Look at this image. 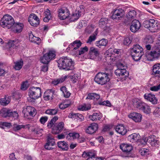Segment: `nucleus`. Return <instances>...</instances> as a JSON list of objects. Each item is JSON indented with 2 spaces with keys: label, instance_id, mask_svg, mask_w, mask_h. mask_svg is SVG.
<instances>
[{
  "label": "nucleus",
  "instance_id": "f257e3e1",
  "mask_svg": "<svg viewBox=\"0 0 160 160\" xmlns=\"http://www.w3.org/2000/svg\"><path fill=\"white\" fill-rule=\"evenodd\" d=\"M58 63L60 69L72 70V73H74V62L71 58L67 57H62L58 60Z\"/></svg>",
  "mask_w": 160,
  "mask_h": 160
},
{
  "label": "nucleus",
  "instance_id": "f03ea898",
  "mask_svg": "<svg viewBox=\"0 0 160 160\" xmlns=\"http://www.w3.org/2000/svg\"><path fill=\"white\" fill-rule=\"evenodd\" d=\"M28 95L30 98L28 99V101L33 104L35 103V100L41 95V88L38 87H31L28 90Z\"/></svg>",
  "mask_w": 160,
  "mask_h": 160
},
{
  "label": "nucleus",
  "instance_id": "7ed1b4c3",
  "mask_svg": "<svg viewBox=\"0 0 160 160\" xmlns=\"http://www.w3.org/2000/svg\"><path fill=\"white\" fill-rule=\"evenodd\" d=\"M143 25L152 32H157L160 30V22L154 19L145 21L143 23Z\"/></svg>",
  "mask_w": 160,
  "mask_h": 160
},
{
  "label": "nucleus",
  "instance_id": "20e7f679",
  "mask_svg": "<svg viewBox=\"0 0 160 160\" xmlns=\"http://www.w3.org/2000/svg\"><path fill=\"white\" fill-rule=\"evenodd\" d=\"M143 54V48L139 44H135L133 46L131 49V54L135 61L139 60Z\"/></svg>",
  "mask_w": 160,
  "mask_h": 160
},
{
  "label": "nucleus",
  "instance_id": "39448f33",
  "mask_svg": "<svg viewBox=\"0 0 160 160\" xmlns=\"http://www.w3.org/2000/svg\"><path fill=\"white\" fill-rule=\"evenodd\" d=\"M14 22L13 18L8 14L5 15L0 20V25L3 28H11Z\"/></svg>",
  "mask_w": 160,
  "mask_h": 160
},
{
  "label": "nucleus",
  "instance_id": "423d86ee",
  "mask_svg": "<svg viewBox=\"0 0 160 160\" xmlns=\"http://www.w3.org/2000/svg\"><path fill=\"white\" fill-rule=\"evenodd\" d=\"M108 73L99 72L96 75L94 80L97 83L103 85L108 82L110 80Z\"/></svg>",
  "mask_w": 160,
  "mask_h": 160
},
{
  "label": "nucleus",
  "instance_id": "0eeeda50",
  "mask_svg": "<svg viewBox=\"0 0 160 160\" xmlns=\"http://www.w3.org/2000/svg\"><path fill=\"white\" fill-rule=\"evenodd\" d=\"M147 57L148 60L154 61L160 58V49L156 47L152 48L151 51L148 53Z\"/></svg>",
  "mask_w": 160,
  "mask_h": 160
},
{
  "label": "nucleus",
  "instance_id": "6e6552de",
  "mask_svg": "<svg viewBox=\"0 0 160 160\" xmlns=\"http://www.w3.org/2000/svg\"><path fill=\"white\" fill-rule=\"evenodd\" d=\"M56 52L54 50H50L43 55V57L40 58L41 62L43 64H48L52 60L55 58Z\"/></svg>",
  "mask_w": 160,
  "mask_h": 160
},
{
  "label": "nucleus",
  "instance_id": "1a4fd4ad",
  "mask_svg": "<svg viewBox=\"0 0 160 160\" xmlns=\"http://www.w3.org/2000/svg\"><path fill=\"white\" fill-rule=\"evenodd\" d=\"M82 43L80 40H76L70 44L66 49L67 51L71 50V53L73 55L78 53V49L82 45Z\"/></svg>",
  "mask_w": 160,
  "mask_h": 160
},
{
  "label": "nucleus",
  "instance_id": "9d476101",
  "mask_svg": "<svg viewBox=\"0 0 160 160\" xmlns=\"http://www.w3.org/2000/svg\"><path fill=\"white\" fill-rule=\"evenodd\" d=\"M22 112L25 118L29 119L30 118L29 116L33 117L35 116L37 113V111L33 107L25 106L23 108Z\"/></svg>",
  "mask_w": 160,
  "mask_h": 160
},
{
  "label": "nucleus",
  "instance_id": "9b49d317",
  "mask_svg": "<svg viewBox=\"0 0 160 160\" xmlns=\"http://www.w3.org/2000/svg\"><path fill=\"white\" fill-rule=\"evenodd\" d=\"M117 66L118 68L115 71V73L117 76L121 77V78L128 76V73L126 70V66L121 63H119L118 64Z\"/></svg>",
  "mask_w": 160,
  "mask_h": 160
},
{
  "label": "nucleus",
  "instance_id": "f8f14e48",
  "mask_svg": "<svg viewBox=\"0 0 160 160\" xmlns=\"http://www.w3.org/2000/svg\"><path fill=\"white\" fill-rule=\"evenodd\" d=\"M80 10L75 11L72 14L70 19L71 21L74 22L77 20L80 16L84 14V9L83 6H80Z\"/></svg>",
  "mask_w": 160,
  "mask_h": 160
},
{
  "label": "nucleus",
  "instance_id": "ddd939ff",
  "mask_svg": "<svg viewBox=\"0 0 160 160\" xmlns=\"http://www.w3.org/2000/svg\"><path fill=\"white\" fill-rule=\"evenodd\" d=\"M58 16L61 20H64L68 18L69 16L68 10L65 8H61L58 11Z\"/></svg>",
  "mask_w": 160,
  "mask_h": 160
},
{
  "label": "nucleus",
  "instance_id": "4468645a",
  "mask_svg": "<svg viewBox=\"0 0 160 160\" xmlns=\"http://www.w3.org/2000/svg\"><path fill=\"white\" fill-rule=\"evenodd\" d=\"M123 15V10L122 9L119 8L114 10L112 12V18L116 20H119L121 19Z\"/></svg>",
  "mask_w": 160,
  "mask_h": 160
},
{
  "label": "nucleus",
  "instance_id": "2eb2a0df",
  "mask_svg": "<svg viewBox=\"0 0 160 160\" xmlns=\"http://www.w3.org/2000/svg\"><path fill=\"white\" fill-rule=\"evenodd\" d=\"M128 117L136 122H141L142 119V115L140 113L136 112L130 113L128 115Z\"/></svg>",
  "mask_w": 160,
  "mask_h": 160
},
{
  "label": "nucleus",
  "instance_id": "dca6fc26",
  "mask_svg": "<svg viewBox=\"0 0 160 160\" xmlns=\"http://www.w3.org/2000/svg\"><path fill=\"white\" fill-rule=\"evenodd\" d=\"M141 26V24L138 20L136 19L133 20L131 23L130 27V29L131 31L133 32H135L138 31Z\"/></svg>",
  "mask_w": 160,
  "mask_h": 160
},
{
  "label": "nucleus",
  "instance_id": "f3484780",
  "mask_svg": "<svg viewBox=\"0 0 160 160\" xmlns=\"http://www.w3.org/2000/svg\"><path fill=\"white\" fill-rule=\"evenodd\" d=\"M98 128V124L96 123H92L86 128L85 132L87 133L91 134L95 132Z\"/></svg>",
  "mask_w": 160,
  "mask_h": 160
},
{
  "label": "nucleus",
  "instance_id": "a211bd4d",
  "mask_svg": "<svg viewBox=\"0 0 160 160\" xmlns=\"http://www.w3.org/2000/svg\"><path fill=\"white\" fill-rule=\"evenodd\" d=\"M95 154L92 152H84L82 154V157L83 158L88 157L87 160H102V158H95Z\"/></svg>",
  "mask_w": 160,
  "mask_h": 160
},
{
  "label": "nucleus",
  "instance_id": "6ab92c4d",
  "mask_svg": "<svg viewBox=\"0 0 160 160\" xmlns=\"http://www.w3.org/2000/svg\"><path fill=\"white\" fill-rule=\"evenodd\" d=\"M144 97L145 99L151 102L153 104L157 103L158 99L154 94L151 93H146L144 95Z\"/></svg>",
  "mask_w": 160,
  "mask_h": 160
},
{
  "label": "nucleus",
  "instance_id": "aec40b11",
  "mask_svg": "<svg viewBox=\"0 0 160 160\" xmlns=\"http://www.w3.org/2000/svg\"><path fill=\"white\" fill-rule=\"evenodd\" d=\"M145 103L138 98H135L132 100V104L133 106L140 110L143 107Z\"/></svg>",
  "mask_w": 160,
  "mask_h": 160
},
{
  "label": "nucleus",
  "instance_id": "412c9836",
  "mask_svg": "<svg viewBox=\"0 0 160 160\" xmlns=\"http://www.w3.org/2000/svg\"><path fill=\"white\" fill-rule=\"evenodd\" d=\"M54 91L52 89H48L44 93L43 98L45 100L49 101L52 100L53 97Z\"/></svg>",
  "mask_w": 160,
  "mask_h": 160
},
{
  "label": "nucleus",
  "instance_id": "4be33fe9",
  "mask_svg": "<svg viewBox=\"0 0 160 160\" xmlns=\"http://www.w3.org/2000/svg\"><path fill=\"white\" fill-rule=\"evenodd\" d=\"M88 54L90 58L92 59L96 58L99 54L98 49L94 47L90 48Z\"/></svg>",
  "mask_w": 160,
  "mask_h": 160
},
{
  "label": "nucleus",
  "instance_id": "5701e85b",
  "mask_svg": "<svg viewBox=\"0 0 160 160\" xmlns=\"http://www.w3.org/2000/svg\"><path fill=\"white\" fill-rule=\"evenodd\" d=\"M152 75L156 77L160 78V63H157L153 66Z\"/></svg>",
  "mask_w": 160,
  "mask_h": 160
},
{
  "label": "nucleus",
  "instance_id": "b1692460",
  "mask_svg": "<svg viewBox=\"0 0 160 160\" xmlns=\"http://www.w3.org/2000/svg\"><path fill=\"white\" fill-rule=\"evenodd\" d=\"M140 138L138 133H134L129 135L128 137V140L132 142H135L139 140Z\"/></svg>",
  "mask_w": 160,
  "mask_h": 160
},
{
  "label": "nucleus",
  "instance_id": "393cba45",
  "mask_svg": "<svg viewBox=\"0 0 160 160\" xmlns=\"http://www.w3.org/2000/svg\"><path fill=\"white\" fill-rule=\"evenodd\" d=\"M64 123L61 122L58 123L56 127L52 128V133L54 134H57L61 132L63 128Z\"/></svg>",
  "mask_w": 160,
  "mask_h": 160
},
{
  "label": "nucleus",
  "instance_id": "a878e982",
  "mask_svg": "<svg viewBox=\"0 0 160 160\" xmlns=\"http://www.w3.org/2000/svg\"><path fill=\"white\" fill-rule=\"evenodd\" d=\"M29 39L31 42L36 43L37 44H39L41 42V39L40 38L34 36L31 31L28 32Z\"/></svg>",
  "mask_w": 160,
  "mask_h": 160
},
{
  "label": "nucleus",
  "instance_id": "bb28decb",
  "mask_svg": "<svg viewBox=\"0 0 160 160\" xmlns=\"http://www.w3.org/2000/svg\"><path fill=\"white\" fill-rule=\"evenodd\" d=\"M148 142L152 146H154L158 143V141L157 140L156 136L154 135H151L149 136L147 138Z\"/></svg>",
  "mask_w": 160,
  "mask_h": 160
},
{
  "label": "nucleus",
  "instance_id": "cd10ccee",
  "mask_svg": "<svg viewBox=\"0 0 160 160\" xmlns=\"http://www.w3.org/2000/svg\"><path fill=\"white\" fill-rule=\"evenodd\" d=\"M120 147L123 152L126 153L130 152L132 149V146L124 143L121 144Z\"/></svg>",
  "mask_w": 160,
  "mask_h": 160
},
{
  "label": "nucleus",
  "instance_id": "c85d7f7f",
  "mask_svg": "<svg viewBox=\"0 0 160 160\" xmlns=\"http://www.w3.org/2000/svg\"><path fill=\"white\" fill-rule=\"evenodd\" d=\"M115 129L117 132L122 135H125L127 132V129L122 124L118 125L116 127Z\"/></svg>",
  "mask_w": 160,
  "mask_h": 160
},
{
  "label": "nucleus",
  "instance_id": "c756f323",
  "mask_svg": "<svg viewBox=\"0 0 160 160\" xmlns=\"http://www.w3.org/2000/svg\"><path fill=\"white\" fill-rule=\"evenodd\" d=\"M89 118L92 121H96L99 120L102 118L101 114L100 113L95 112L92 115H90L88 116Z\"/></svg>",
  "mask_w": 160,
  "mask_h": 160
},
{
  "label": "nucleus",
  "instance_id": "7c9ffc66",
  "mask_svg": "<svg viewBox=\"0 0 160 160\" xmlns=\"http://www.w3.org/2000/svg\"><path fill=\"white\" fill-rule=\"evenodd\" d=\"M11 99V96H8L5 95L4 98H1L0 100V103L3 106H6L10 102Z\"/></svg>",
  "mask_w": 160,
  "mask_h": 160
},
{
  "label": "nucleus",
  "instance_id": "2f4dec72",
  "mask_svg": "<svg viewBox=\"0 0 160 160\" xmlns=\"http://www.w3.org/2000/svg\"><path fill=\"white\" fill-rule=\"evenodd\" d=\"M91 108V105L89 103H84L80 105L78 108L79 110L82 111H86L90 109Z\"/></svg>",
  "mask_w": 160,
  "mask_h": 160
},
{
  "label": "nucleus",
  "instance_id": "473e14b6",
  "mask_svg": "<svg viewBox=\"0 0 160 160\" xmlns=\"http://www.w3.org/2000/svg\"><path fill=\"white\" fill-rule=\"evenodd\" d=\"M58 148H61L62 150L66 151L68 148V144L65 141H59L58 142Z\"/></svg>",
  "mask_w": 160,
  "mask_h": 160
},
{
  "label": "nucleus",
  "instance_id": "72a5a7b5",
  "mask_svg": "<svg viewBox=\"0 0 160 160\" xmlns=\"http://www.w3.org/2000/svg\"><path fill=\"white\" fill-rule=\"evenodd\" d=\"M108 42V40L105 39H102L96 41L95 42L96 45L99 48H101L102 46H105Z\"/></svg>",
  "mask_w": 160,
  "mask_h": 160
},
{
  "label": "nucleus",
  "instance_id": "f704fd0d",
  "mask_svg": "<svg viewBox=\"0 0 160 160\" xmlns=\"http://www.w3.org/2000/svg\"><path fill=\"white\" fill-rule=\"evenodd\" d=\"M60 90L62 92L64 96L66 98H68L71 93L68 91L67 88L65 86L62 87L60 88Z\"/></svg>",
  "mask_w": 160,
  "mask_h": 160
},
{
  "label": "nucleus",
  "instance_id": "c9c22d12",
  "mask_svg": "<svg viewBox=\"0 0 160 160\" xmlns=\"http://www.w3.org/2000/svg\"><path fill=\"white\" fill-rule=\"evenodd\" d=\"M12 30L15 33H19L20 29V23L19 22H14L11 27Z\"/></svg>",
  "mask_w": 160,
  "mask_h": 160
},
{
  "label": "nucleus",
  "instance_id": "e433bc0d",
  "mask_svg": "<svg viewBox=\"0 0 160 160\" xmlns=\"http://www.w3.org/2000/svg\"><path fill=\"white\" fill-rule=\"evenodd\" d=\"M136 15V12L134 10L130 11L126 15L127 18L128 19H134Z\"/></svg>",
  "mask_w": 160,
  "mask_h": 160
},
{
  "label": "nucleus",
  "instance_id": "4c0bfd02",
  "mask_svg": "<svg viewBox=\"0 0 160 160\" xmlns=\"http://www.w3.org/2000/svg\"><path fill=\"white\" fill-rule=\"evenodd\" d=\"M79 137V133L76 132L69 133L67 136L68 139H74L78 138Z\"/></svg>",
  "mask_w": 160,
  "mask_h": 160
},
{
  "label": "nucleus",
  "instance_id": "58836bf2",
  "mask_svg": "<svg viewBox=\"0 0 160 160\" xmlns=\"http://www.w3.org/2000/svg\"><path fill=\"white\" fill-rule=\"evenodd\" d=\"M58 111V109L57 108L48 109L46 111L45 113L50 115H56Z\"/></svg>",
  "mask_w": 160,
  "mask_h": 160
},
{
  "label": "nucleus",
  "instance_id": "ea45409f",
  "mask_svg": "<svg viewBox=\"0 0 160 160\" xmlns=\"http://www.w3.org/2000/svg\"><path fill=\"white\" fill-rule=\"evenodd\" d=\"M44 14L45 17L43 18V21L44 22H48L51 18L50 11L48 9H47L44 12Z\"/></svg>",
  "mask_w": 160,
  "mask_h": 160
},
{
  "label": "nucleus",
  "instance_id": "a19ab883",
  "mask_svg": "<svg viewBox=\"0 0 160 160\" xmlns=\"http://www.w3.org/2000/svg\"><path fill=\"white\" fill-rule=\"evenodd\" d=\"M71 104V102L68 100L61 103L59 105V108L62 109H64L68 107Z\"/></svg>",
  "mask_w": 160,
  "mask_h": 160
},
{
  "label": "nucleus",
  "instance_id": "79ce46f5",
  "mask_svg": "<svg viewBox=\"0 0 160 160\" xmlns=\"http://www.w3.org/2000/svg\"><path fill=\"white\" fill-rule=\"evenodd\" d=\"M58 119L57 116H55L52 118L50 121H48L47 124V127L48 128H51L53 127L54 123Z\"/></svg>",
  "mask_w": 160,
  "mask_h": 160
},
{
  "label": "nucleus",
  "instance_id": "37998d69",
  "mask_svg": "<svg viewBox=\"0 0 160 160\" xmlns=\"http://www.w3.org/2000/svg\"><path fill=\"white\" fill-rule=\"evenodd\" d=\"M67 78V76H65L63 78H60L54 80L52 82V84L54 85H56L62 82H63Z\"/></svg>",
  "mask_w": 160,
  "mask_h": 160
},
{
  "label": "nucleus",
  "instance_id": "c03bdc74",
  "mask_svg": "<svg viewBox=\"0 0 160 160\" xmlns=\"http://www.w3.org/2000/svg\"><path fill=\"white\" fill-rule=\"evenodd\" d=\"M71 74H73L74 75L72 76H70L71 81L74 83L76 82L78 80L79 78V76L78 74L75 73V71L74 73H72V71L71 73Z\"/></svg>",
  "mask_w": 160,
  "mask_h": 160
},
{
  "label": "nucleus",
  "instance_id": "a18cd8bd",
  "mask_svg": "<svg viewBox=\"0 0 160 160\" xmlns=\"http://www.w3.org/2000/svg\"><path fill=\"white\" fill-rule=\"evenodd\" d=\"M141 110L142 111L145 113L149 114L150 112L151 109L150 107L145 103V105H144L143 107L142 108Z\"/></svg>",
  "mask_w": 160,
  "mask_h": 160
},
{
  "label": "nucleus",
  "instance_id": "49530a36",
  "mask_svg": "<svg viewBox=\"0 0 160 160\" xmlns=\"http://www.w3.org/2000/svg\"><path fill=\"white\" fill-rule=\"evenodd\" d=\"M95 34H93L92 35H91L87 41V43L90 44L92 42L94 41L96 39L97 33L96 32V31L95 32Z\"/></svg>",
  "mask_w": 160,
  "mask_h": 160
},
{
  "label": "nucleus",
  "instance_id": "de8ad7c7",
  "mask_svg": "<svg viewBox=\"0 0 160 160\" xmlns=\"http://www.w3.org/2000/svg\"><path fill=\"white\" fill-rule=\"evenodd\" d=\"M11 126L10 123L6 122H0V127L3 129H4L5 127L10 128Z\"/></svg>",
  "mask_w": 160,
  "mask_h": 160
},
{
  "label": "nucleus",
  "instance_id": "09e8293b",
  "mask_svg": "<svg viewBox=\"0 0 160 160\" xmlns=\"http://www.w3.org/2000/svg\"><path fill=\"white\" fill-rule=\"evenodd\" d=\"M28 21L31 25L34 27H37L39 24V20H34L32 19L30 20L28 19Z\"/></svg>",
  "mask_w": 160,
  "mask_h": 160
},
{
  "label": "nucleus",
  "instance_id": "8fccbe9b",
  "mask_svg": "<svg viewBox=\"0 0 160 160\" xmlns=\"http://www.w3.org/2000/svg\"><path fill=\"white\" fill-rule=\"evenodd\" d=\"M29 86L28 81L24 82L21 85V90L23 91L26 90L28 88Z\"/></svg>",
  "mask_w": 160,
  "mask_h": 160
},
{
  "label": "nucleus",
  "instance_id": "3c124183",
  "mask_svg": "<svg viewBox=\"0 0 160 160\" xmlns=\"http://www.w3.org/2000/svg\"><path fill=\"white\" fill-rule=\"evenodd\" d=\"M9 116L10 117H12L13 120H15L18 118L19 116L17 112L12 111L10 110Z\"/></svg>",
  "mask_w": 160,
  "mask_h": 160
},
{
  "label": "nucleus",
  "instance_id": "603ef678",
  "mask_svg": "<svg viewBox=\"0 0 160 160\" xmlns=\"http://www.w3.org/2000/svg\"><path fill=\"white\" fill-rule=\"evenodd\" d=\"M20 93L19 90L14 91L12 93V97L16 100L20 98Z\"/></svg>",
  "mask_w": 160,
  "mask_h": 160
},
{
  "label": "nucleus",
  "instance_id": "864d4df0",
  "mask_svg": "<svg viewBox=\"0 0 160 160\" xmlns=\"http://www.w3.org/2000/svg\"><path fill=\"white\" fill-rule=\"evenodd\" d=\"M144 42L146 44H149L152 43L153 42V40L151 36H147L144 39Z\"/></svg>",
  "mask_w": 160,
  "mask_h": 160
},
{
  "label": "nucleus",
  "instance_id": "5fc2aeb1",
  "mask_svg": "<svg viewBox=\"0 0 160 160\" xmlns=\"http://www.w3.org/2000/svg\"><path fill=\"white\" fill-rule=\"evenodd\" d=\"M108 20V19L106 18H101L99 21V25L101 27L103 25H106L107 23Z\"/></svg>",
  "mask_w": 160,
  "mask_h": 160
},
{
  "label": "nucleus",
  "instance_id": "6e6d98bb",
  "mask_svg": "<svg viewBox=\"0 0 160 160\" xmlns=\"http://www.w3.org/2000/svg\"><path fill=\"white\" fill-rule=\"evenodd\" d=\"M88 50V48L86 46H85L83 48H81L79 50H78V53L79 55H81L87 52Z\"/></svg>",
  "mask_w": 160,
  "mask_h": 160
},
{
  "label": "nucleus",
  "instance_id": "4d7b16f0",
  "mask_svg": "<svg viewBox=\"0 0 160 160\" xmlns=\"http://www.w3.org/2000/svg\"><path fill=\"white\" fill-rule=\"evenodd\" d=\"M139 152L142 156H144L148 154L149 150L147 149L143 148L141 149L139 151Z\"/></svg>",
  "mask_w": 160,
  "mask_h": 160
},
{
  "label": "nucleus",
  "instance_id": "13d9d810",
  "mask_svg": "<svg viewBox=\"0 0 160 160\" xmlns=\"http://www.w3.org/2000/svg\"><path fill=\"white\" fill-rule=\"evenodd\" d=\"M47 142L51 144V145H54L55 144L54 139L52 137L50 136L48 137Z\"/></svg>",
  "mask_w": 160,
  "mask_h": 160
},
{
  "label": "nucleus",
  "instance_id": "bf43d9fd",
  "mask_svg": "<svg viewBox=\"0 0 160 160\" xmlns=\"http://www.w3.org/2000/svg\"><path fill=\"white\" fill-rule=\"evenodd\" d=\"M131 42V40L129 37L125 38L123 42V44L125 45H129Z\"/></svg>",
  "mask_w": 160,
  "mask_h": 160
},
{
  "label": "nucleus",
  "instance_id": "052dcab7",
  "mask_svg": "<svg viewBox=\"0 0 160 160\" xmlns=\"http://www.w3.org/2000/svg\"><path fill=\"white\" fill-rule=\"evenodd\" d=\"M150 89L152 91H157L160 89V84L158 86H154L150 88Z\"/></svg>",
  "mask_w": 160,
  "mask_h": 160
},
{
  "label": "nucleus",
  "instance_id": "680f3d73",
  "mask_svg": "<svg viewBox=\"0 0 160 160\" xmlns=\"http://www.w3.org/2000/svg\"><path fill=\"white\" fill-rule=\"evenodd\" d=\"M48 117L47 116L42 117L39 119L40 123L44 124L48 120Z\"/></svg>",
  "mask_w": 160,
  "mask_h": 160
},
{
  "label": "nucleus",
  "instance_id": "e2e57ef3",
  "mask_svg": "<svg viewBox=\"0 0 160 160\" xmlns=\"http://www.w3.org/2000/svg\"><path fill=\"white\" fill-rule=\"evenodd\" d=\"M76 119L79 122H81L84 120V118L83 115L78 113H77V117Z\"/></svg>",
  "mask_w": 160,
  "mask_h": 160
},
{
  "label": "nucleus",
  "instance_id": "0e129e2a",
  "mask_svg": "<svg viewBox=\"0 0 160 160\" xmlns=\"http://www.w3.org/2000/svg\"><path fill=\"white\" fill-rule=\"evenodd\" d=\"M54 146V145H51V144L46 142L44 145V147L47 150H50L53 148L52 147Z\"/></svg>",
  "mask_w": 160,
  "mask_h": 160
},
{
  "label": "nucleus",
  "instance_id": "69168bd1",
  "mask_svg": "<svg viewBox=\"0 0 160 160\" xmlns=\"http://www.w3.org/2000/svg\"><path fill=\"white\" fill-rule=\"evenodd\" d=\"M15 64L14 68L16 70H19L20 69V61H18L16 62H14Z\"/></svg>",
  "mask_w": 160,
  "mask_h": 160
},
{
  "label": "nucleus",
  "instance_id": "338daca9",
  "mask_svg": "<svg viewBox=\"0 0 160 160\" xmlns=\"http://www.w3.org/2000/svg\"><path fill=\"white\" fill-rule=\"evenodd\" d=\"M153 114L157 117H160V108H157L155 110Z\"/></svg>",
  "mask_w": 160,
  "mask_h": 160
},
{
  "label": "nucleus",
  "instance_id": "774afa93",
  "mask_svg": "<svg viewBox=\"0 0 160 160\" xmlns=\"http://www.w3.org/2000/svg\"><path fill=\"white\" fill-rule=\"evenodd\" d=\"M45 64L42 65L41 66V71L44 72H47L48 70V64Z\"/></svg>",
  "mask_w": 160,
  "mask_h": 160
}]
</instances>
